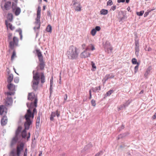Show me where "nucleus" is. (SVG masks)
Here are the masks:
<instances>
[{
    "instance_id": "nucleus-1",
    "label": "nucleus",
    "mask_w": 156,
    "mask_h": 156,
    "mask_svg": "<svg viewBox=\"0 0 156 156\" xmlns=\"http://www.w3.org/2000/svg\"><path fill=\"white\" fill-rule=\"evenodd\" d=\"M27 106L29 109L27 110V112L25 115L26 121L24 123V126L26 129H29L34 118V114L37 113V111L35 108H34V107H36L34 106L31 107V104L30 103H27Z\"/></svg>"
},
{
    "instance_id": "nucleus-2",
    "label": "nucleus",
    "mask_w": 156,
    "mask_h": 156,
    "mask_svg": "<svg viewBox=\"0 0 156 156\" xmlns=\"http://www.w3.org/2000/svg\"><path fill=\"white\" fill-rule=\"evenodd\" d=\"M33 74L32 86L33 89L36 90L38 87L40 80L41 83H43L45 82V76L43 72L41 73L40 75H39L38 73H35V71H33Z\"/></svg>"
},
{
    "instance_id": "nucleus-3",
    "label": "nucleus",
    "mask_w": 156,
    "mask_h": 156,
    "mask_svg": "<svg viewBox=\"0 0 156 156\" xmlns=\"http://www.w3.org/2000/svg\"><path fill=\"white\" fill-rule=\"evenodd\" d=\"M78 54V49L73 45L69 47V50L67 52V55L68 58L71 59L76 58Z\"/></svg>"
},
{
    "instance_id": "nucleus-4",
    "label": "nucleus",
    "mask_w": 156,
    "mask_h": 156,
    "mask_svg": "<svg viewBox=\"0 0 156 156\" xmlns=\"http://www.w3.org/2000/svg\"><path fill=\"white\" fill-rule=\"evenodd\" d=\"M12 34L9 33L8 34V41L9 43V47L12 49H13L18 44L19 39L17 37L14 36L12 38Z\"/></svg>"
},
{
    "instance_id": "nucleus-5",
    "label": "nucleus",
    "mask_w": 156,
    "mask_h": 156,
    "mask_svg": "<svg viewBox=\"0 0 156 156\" xmlns=\"http://www.w3.org/2000/svg\"><path fill=\"white\" fill-rule=\"evenodd\" d=\"M24 145L23 143H20L16 147V150H12L10 152V156H20L21 151L23 150Z\"/></svg>"
},
{
    "instance_id": "nucleus-6",
    "label": "nucleus",
    "mask_w": 156,
    "mask_h": 156,
    "mask_svg": "<svg viewBox=\"0 0 156 156\" xmlns=\"http://www.w3.org/2000/svg\"><path fill=\"white\" fill-rule=\"evenodd\" d=\"M41 10V7L39 6L37 11V17L36 19V21L35 22V26L34 27V29L35 30H36L37 29H39L40 27Z\"/></svg>"
},
{
    "instance_id": "nucleus-7",
    "label": "nucleus",
    "mask_w": 156,
    "mask_h": 156,
    "mask_svg": "<svg viewBox=\"0 0 156 156\" xmlns=\"http://www.w3.org/2000/svg\"><path fill=\"white\" fill-rule=\"evenodd\" d=\"M28 99L30 100L31 102L30 104H31V107L35 106H37V98L35 97V94L33 93H30L29 94L28 96Z\"/></svg>"
},
{
    "instance_id": "nucleus-8",
    "label": "nucleus",
    "mask_w": 156,
    "mask_h": 156,
    "mask_svg": "<svg viewBox=\"0 0 156 156\" xmlns=\"http://www.w3.org/2000/svg\"><path fill=\"white\" fill-rule=\"evenodd\" d=\"M21 128H22L21 126L18 127L16 132V136L13 138L10 144V146L11 147H12L16 143L18 140L17 135L21 131Z\"/></svg>"
},
{
    "instance_id": "nucleus-9",
    "label": "nucleus",
    "mask_w": 156,
    "mask_h": 156,
    "mask_svg": "<svg viewBox=\"0 0 156 156\" xmlns=\"http://www.w3.org/2000/svg\"><path fill=\"white\" fill-rule=\"evenodd\" d=\"M40 63L38 66L37 67V71L35 73H38V74L40 75L41 73L44 72H40L41 70H44V68L45 66V64L43 61V60L42 61H39Z\"/></svg>"
},
{
    "instance_id": "nucleus-10",
    "label": "nucleus",
    "mask_w": 156,
    "mask_h": 156,
    "mask_svg": "<svg viewBox=\"0 0 156 156\" xmlns=\"http://www.w3.org/2000/svg\"><path fill=\"white\" fill-rule=\"evenodd\" d=\"M87 50H85L80 54V57L82 58H85L90 56V53L87 51Z\"/></svg>"
},
{
    "instance_id": "nucleus-11",
    "label": "nucleus",
    "mask_w": 156,
    "mask_h": 156,
    "mask_svg": "<svg viewBox=\"0 0 156 156\" xmlns=\"http://www.w3.org/2000/svg\"><path fill=\"white\" fill-rule=\"evenodd\" d=\"M12 100L11 97H7L5 99V104L7 106L11 105L12 103Z\"/></svg>"
},
{
    "instance_id": "nucleus-12",
    "label": "nucleus",
    "mask_w": 156,
    "mask_h": 156,
    "mask_svg": "<svg viewBox=\"0 0 156 156\" xmlns=\"http://www.w3.org/2000/svg\"><path fill=\"white\" fill-rule=\"evenodd\" d=\"M7 108L4 105L0 106V115H2L4 112L6 113L7 112Z\"/></svg>"
},
{
    "instance_id": "nucleus-13",
    "label": "nucleus",
    "mask_w": 156,
    "mask_h": 156,
    "mask_svg": "<svg viewBox=\"0 0 156 156\" xmlns=\"http://www.w3.org/2000/svg\"><path fill=\"white\" fill-rule=\"evenodd\" d=\"M11 6V2L10 1L6 2L4 5L5 9L8 10L10 9Z\"/></svg>"
},
{
    "instance_id": "nucleus-14",
    "label": "nucleus",
    "mask_w": 156,
    "mask_h": 156,
    "mask_svg": "<svg viewBox=\"0 0 156 156\" xmlns=\"http://www.w3.org/2000/svg\"><path fill=\"white\" fill-rule=\"evenodd\" d=\"M8 119L6 116H4L2 119L1 122V125L4 126L6 125Z\"/></svg>"
},
{
    "instance_id": "nucleus-15",
    "label": "nucleus",
    "mask_w": 156,
    "mask_h": 156,
    "mask_svg": "<svg viewBox=\"0 0 156 156\" xmlns=\"http://www.w3.org/2000/svg\"><path fill=\"white\" fill-rule=\"evenodd\" d=\"M7 87L9 90L10 91H15V86L12 83H9L7 85Z\"/></svg>"
},
{
    "instance_id": "nucleus-16",
    "label": "nucleus",
    "mask_w": 156,
    "mask_h": 156,
    "mask_svg": "<svg viewBox=\"0 0 156 156\" xmlns=\"http://www.w3.org/2000/svg\"><path fill=\"white\" fill-rule=\"evenodd\" d=\"M39 61H42L43 60V57L41 52L40 50L37 49L36 50Z\"/></svg>"
},
{
    "instance_id": "nucleus-17",
    "label": "nucleus",
    "mask_w": 156,
    "mask_h": 156,
    "mask_svg": "<svg viewBox=\"0 0 156 156\" xmlns=\"http://www.w3.org/2000/svg\"><path fill=\"white\" fill-rule=\"evenodd\" d=\"M42 114L41 113L39 112L38 113V115L37 117L36 123V127H39L40 123V115H41Z\"/></svg>"
},
{
    "instance_id": "nucleus-18",
    "label": "nucleus",
    "mask_w": 156,
    "mask_h": 156,
    "mask_svg": "<svg viewBox=\"0 0 156 156\" xmlns=\"http://www.w3.org/2000/svg\"><path fill=\"white\" fill-rule=\"evenodd\" d=\"M74 6V9L76 11L80 12L81 10L82 6L80 3H79L78 5Z\"/></svg>"
},
{
    "instance_id": "nucleus-19",
    "label": "nucleus",
    "mask_w": 156,
    "mask_h": 156,
    "mask_svg": "<svg viewBox=\"0 0 156 156\" xmlns=\"http://www.w3.org/2000/svg\"><path fill=\"white\" fill-rule=\"evenodd\" d=\"M13 78V76L12 74L9 75L7 79V81L8 83H11Z\"/></svg>"
},
{
    "instance_id": "nucleus-20",
    "label": "nucleus",
    "mask_w": 156,
    "mask_h": 156,
    "mask_svg": "<svg viewBox=\"0 0 156 156\" xmlns=\"http://www.w3.org/2000/svg\"><path fill=\"white\" fill-rule=\"evenodd\" d=\"M86 50H90L93 51L95 49V48L94 45L92 44H90L86 48Z\"/></svg>"
},
{
    "instance_id": "nucleus-21",
    "label": "nucleus",
    "mask_w": 156,
    "mask_h": 156,
    "mask_svg": "<svg viewBox=\"0 0 156 156\" xmlns=\"http://www.w3.org/2000/svg\"><path fill=\"white\" fill-rule=\"evenodd\" d=\"M18 0H13V2H12V9L13 11H14L15 9V8L16 5V4L18 2Z\"/></svg>"
},
{
    "instance_id": "nucleus-22",
    "label": "nucleus",
    "mask_w": 156,
    "mask_h": 156,
    "mask_svg": "<svg viewBox=\"0 0 156 156\" xmlns=\"http://www.w3.org/2000/svg\"><path fill=\"white\" fill-rule=\"evenodd\" d=\"M50 92L52 91L53 89V77H52L50 80Z\"/></svg>"
},
{
    "instance_id": "nucleus-23",
    "label": "nucleus",
    "mask_w": 156,
    "mask_h": 156,
    "mask_svg": "<svg viewBox=\"0 0 156 156\" xmlns=\"http://www.w3.org/2000/svg\"><path fill=\"white\" fill-rule=\"evenodd\" d=\"M21 12L20 9L19 7H16V8L15 11V14L16 16L18 15Z\"/></svg>"
},
{
    "instance_id": "nucleus-24",
    "label": "nucleus",
    "mask_w": 156,
    "mask_h": 156,
    "mask_svg": "<svg viewBox=\"0 0 156 156\" xmlns=\"http://www.w3.org/2000/svg\"><path fill=\"white\" fill-rule=\"evenodd\" d=\"M101 87L100 86L96 87L95 88L92 89L93 91L94 92H98L99 91L101 90Z\"/></svg>"
},
{
    "instance_id": "nucleus-25",
    "label": "nucleus",
    "mask_w": 156,
    "mask_h": 156,
    "mask_svg": "<svg viewBox=\"0 0 156 156\" xmlns=\"http://www.w3.org/2000/svg\"><path fill=\"white\" fill-rule=\"evenodd\" d=\"M56 115V113L55 112H52L51 114L50 119L51 121H53L54 120V118L55 116Z\"/></svg>"
},
{
    "instance_id": "nucleus-26",
    "label": "nucleus",
    "mask_w": 156,
    "mask_h": 156,
    "mask_svg": "<svg viewBox=\"0 0 156 156\" xmlns=\"http://www.w3.org/2000/svg\"><path fill=\"white\" fill-rule=\"evenodd\" d=\"M108 13V11L104 9H101L100 11V13L101 14L103 15H106Z\"/></svg>"
},
{
    "instance_id": "nucleus-27",
    "label": "nucleus",
    "mask_w": 156,
    "mask_h": 156,
    "mask_svg": "<svg viewBox=\"0 0 156 156\" xmlns=\"http://www.w3.org/2000/svg\"><path fill=\"white\" fill-rule=\"evenodd\" d=\"M14 91H9L7 93H6L5 94H6L7 95V97H11V96L13 95L14 94Z\"/></svg>"
},
{
    "instance_id": "nucleus-28",
    "label": "nucleus",
    "mask_w": 156,
    "mask_h": 156,
    "mask_svg": "<svg viewBox=\"0 0 156 156\" xmlns=\"http://www.w3.org/2000/svg\"><path fill=\"white\" fill-rule=\"evenodd\" d=\"M7 18L10 21H11L13 19V16L11 13H9L7 16Z\"/></svg>"
},
{
    "instance_id": "nucleus-29",
    "label": "nucleus",
    "mask_w": 156,
    "mask_h": 156,
    "mask_svg": "<svg viewBox=\"0 0 156 156\" xmlns=\"http://www.w3.org/2000/svg\"><path fill=\"white\" fill-rule=\"evenodd\" d=\"M28 129H27V130ZM26 130V129H25H25L22 132V137L23 138H25L27 134Z\"/></svg>"
},
{
    "instance_id": "nucleus-30",
    "label": "nucleus",
    "mask_w": 156,
    "mask_h": 156,
    "mask_svg": "<svg viewBox=\"0 0 156 156\" xmlns=\"http://www.w3.org/2000/svg\"><path fill=\"white\" fill-rule=\"evenodd\" d=\"M6 25L7 26L9 27L11 30H13L15 29V27L13 26L11 24L9 23L8 24H6Z\"/></svg>"
},
{
    "instance_id": "nucleus-31",
    "label": "nucleus",
    "mask_w": 156,
    "mask_h": 156,
    "mask_svg": "<svg viewBox=\"0 0 156 156\" xmlns=\"http://www.w3.org/2000/svg\"><path fill=\"white\" fill-rule=\"evenodd\" d=\"M16 57V52L15 51L13 52L12 54L11 57V60L12 61L14 60L15 58Z\"/></svg>"
},
{
    "instance_id": "nucleus-32",
    "label": "nucleus",
    "mask_w": 156,
    "mask_h": 156,
    "mask_svg": "<svg viewBox=\"0 0 156 156\" xmlns=\"http://www.w3.org/2000/svg\"><path fill=\"white\" fill-rule=\"evenodd\" d=\"M105 49H107V51L108 52L109 51L112 52L113 49L112 47L110 46V44H109V47L108 48H107V47L105 46Z\"/></svg>"
},
{
    "instance_id": "nucleus-33",
    "label": "nucleus",
    "mask_w": 156,
    "mask_h": 156,
    "mask_svg": "<svg viewBox=\"0 0 156 156\" xmlns=\"http://www.w3.org/2000/svg\"><path fill=\"white\" fill-rule=\"evenodd\" d=\"M46 30L48 32H51V27L50 25H48L46 28Z\"/></svg>"
},
{
    "instance_id": "nucleus-34",
    "label": "nucleus",
    "mask_w": 156,
    "mask_h": 156,
    "mask_svg": "<svg viewBox=\"0 0 156 156\" xmlns=\"http://www.w3.org/2000/svg\"><path fill=\"white\" fill-rule=\"evenodd\" d=\"M131 102L129 101L128 100L126 101L123 105H124V107L126 108V107L128 106V105L130 104Z\"/></svg>"
},
{
    "instance_id": "nucleus-35",
    "label": "nucleus",
    "mask_w": 156,
    "mask_h": 156,
    "mask_svg": "<svg viewBox=\"0 0 156 156\" xmlns=\"http://www.w3.org/2000/svg\"><path fill=\"white\" fill-rule=\"evenodd\" d=\"M132 62L133 64H137L138 63L137 62V60L135 58H133L132 60Z\"/></svg>"
},
{
    "instance_id": "nucleus-36",
    "label": "nucleus",
    "mask_w": 156,
    "mask_h": 156,
    "mask_svg": "<svg viewBox=\"0 0 156 156\" xmlns=\"http://www.w3.org/2000/svg\"><path fill=\"white\" fill-rule=\"evenodd\" d=\"M96 32L97 31H96L95 29H93L91 31V34L93 36H94L95 35Z\"/></svg>"
},
{
    "instance_id": "nucleus-37",
    "label": "nucleus",
    "mask_w": 156,
    "mask_h": 156,
    "mask_svg": "<svg viewBox=\"0 0 156 156\" xmlns=\"http://www.w3.org/2000/svg\"><path fill=\"white\" fill-rule=\"evenodd\" d=\"M144 11H141L140 12H136V14L137 15L139 16H142L144 14Z\"/></svg>"
},
{
    "instance_id": "nucleus-38",
    "label": "nucleus",
    "mask_w": 156,
    "mask_h": 156,
    "mask_svg": "<svg viewBox=\"0 0 156 156\" xmlns=\"http://www.w3.org/2000/svg\"><path fill=\"white\" fill-rule=\"evenodd\" d=\"M139 47H135V54L138 55L139 52Z\"/></svg>"
},
{
    "instance_id": "nucleus-39",
    "label": "nucleus",
    "mask_w": 156,
    "mask_h": 156,
    "mask_svg": "<svg viewBox=\"0 0 156 156\" xmlns=\"http://www.w3.org/2000/svg\"><path fill=\"white\" fill-rule=\"evenodd\" d=\"M114 91L113 90H110L108 91L106 93V95L108 96H110L111 94Z\"/></svg>"
},
{
    "instance_id": "nucleus-40",
    "label": "nucleus",
    "mask_w": 156,
    "mask_h": 156,
    "mask_svg": "<svg viewBox=\"0 0 156 156\" xmlns=\"http://www.w3.org/2000/svg\"><path fill=\"white\" fill-rule=\"evenodd\" d=\"M91 104L92 105V106L95 107L96 106V101L95 100H94V99H92L91 101Z\"/></svg>"
},
{
    "instance_id": "nucleus-41",
    "label": "nucleus",
    "mask_w": 156,
    "mask_h": 156,
    "mask_svg": "<svg viewBox=\"0 0 156 156\" xmlns=\"http://www.w3.org/2000/svg\"><path fill=\"white\" fill-rule=\"evenodd\" d=\"M72 3L73 6L75 5L76 4H78L77 2V0H73Z\"/></svg>"
},
{
    "instance_id": "nucleus-42",
    "label": "nucleus",
    "mask_w": 156,
    "mask_h": 156,
    "mask_svg": "<svg viewBox=\"0 0 156 156\" xmlns=\"http://www.w3.org/2000/svg\"><path fill=\"white\" fill-rule=\"evenodd\" d=\"M124 108V105H121L118 107V110L119 111L121 110H122Z\"/></svg>"
},
{
    "instance_id": "nucleus-43",
    "label": "nucleus",
    "mask_w": 156,
    "mask_h": 156,
    "mask_svg": "<svg viewBox=\"0 0 156 156\" xmlns=\"http://www.w3.org/2000/svg\"><path fill=\"white\" fill-rule=\"evenodd\" d=\"M139 65V63H137V65L135 66V67L134 68L135 73H136L137 72V71L138 69Z\"/></svg>"
},
{
    "instance_id": "nucleus-44",
    "label": "nucleus",
    "mask_w": 156,
    "mask_h": 156,
    "mask_svg": "<svg viewBox=\"0 0 156 156\" xmlns=\"http://www.w3.org/2000/svg\"><path fill=\"white\" fill-rule=\"evenodd\" d=\"M113 4V2L111 0H109L107 2V5H111Z\"/></svg>"
},
{
    "instance_id": "nucleus-45",
    "label": "nucleus",
    "mask_w": 156,
    "mask_h": 156,
    "mask_svg": "<svg viewBox=\"0 0 156 156\" xmlns=\"http://www.w3.org/2000/svg\"><path fill=\"white\" fill-rule=\"evenodd\" d=\"M103 153V151H100L97 153L94 156H99L101 154H102Z\"/></svg>"
},
{
    "instance_id": "nucleus-46",
    "label": "nucleus",
    "mask_w": 156,
    "mask_h": 156,
    "mask_svg": "<svg viewBox=\"0 0 156 156\" xmlns=\"http://www.w3.org/2000/svg\"><path fill=\"white\" fill-rule=\"evenodd\" d=\"M154 9H151V10L148 11L147 12H146L144 14V17H146L147 15H148L149 13L151 11H153Z\"/></svg>"
},
{
    "instance_id": "nucleus-47",
    "label": "nucleus",
    "mask_w": 156,
    "mask_h": 156,
    "mask_svg": "<svg viewBox=\"0 0 156 156\" xmlns=\"http://www.w3.org/2000/svg\"><path fill=\"white\" fill-rule=\"evenodd\" d=\"M14 81L16 83H18L19 82V79L18 77H16L14 79Z\"/></svg>"
},
{
    "instance_id": "nucleus-48",
    "label": "nucleus",
    "mask_w": 156,
    "mask_h": 156,
    "mask_svg": "<svg viewBox=\"0 0 156 156\" xmlns=\"http://www.w3.org/2000/svg\"><path fill=\"white\" fill-rule=\"evenodd\" d=\"M91 65L92 66V67L93 68L96 69V66L95 65V64L94 62H91Z\"/></svg>"
},
{
    "instance_id": "nucleus-49",
    "label": "nucleus",
    "mask_w": 156,
    "mask_h": 156,
    "mask_svg": "<svg viewBox=\"0 0 156 156\" xmlns=\"http://www.w3.org/2000/svg\"><path fill=\"white\" fill-rule=\"evenodd\" d=\"M101 29V27L99 26H96L94 28V29H95L96 31H99Z\"/></svg>"
},
{
    "instance_id": "nucleus-50",
    "label": "nucleus",
    "mask_w": 156,
    "mask_h": 156,
    "mask_svg": "<svg viewBox=\"0 0 156 156\" xmlns=\"http://www.w3.org/2000/svg\"><path fill=\"white\" fill-rule=\"evenodd\" d=\"M56 113V115L57 117H58L60 116V112H59L58 110H57L55 112Z\"/></svg>"
},
{
    "instance_id": "nucleus-51",
    "label": "nucleus",
    "mask_w": 156,
    "mask_h": 156,
    "mask_svg": "<svg viewBox=\"0 0 156 156\" xmlns=\"http://www.w3.org/2000/svg\"><path fill=\"white\" fill-rule=\"evenodd\" d=\"M149 71L147 70L146 73L144 74V76L145 77H147L149 73Z\"/></svg>"
},
{
    "instance_id": "nucleus-52",
    "label": "nucleus",
    "mask_w": 156,
    "mask_h": 156,
    "mask_svg": "<svg viewBox=\"0 0 156 156\" xmlns=\"http://www.w3.org/2000/svg\"><path fill=\"white\" fill-rule=\"evenodd\" d=\"M27 151H28L27 149V148H26L25 149V150L24 155H27Z\"/></svg>"
},
{
    "instance_id": "nucleus-53",
    "label": "nucleus",
    "mask_w": 156,
    "mask_h": 156,
    "mask_svg": "<svg viewBox=\"0 0 156 156\" xmlns=\"http://www.w3.org/2000/svg\"><path fill=\"white\" fill-rule=\"evenodd\" d=\"M116 9V6L114 5L113 6H112L111 7V9L113 10H115Z\"/></svg>"
},
{
    "instance_id": "nucleus-54",
    "label": "nucleus",
    "mask_w": 156,
    "mask_h": 156,
    "mask_svg": "<svg viewBox=\"0 0 156 156\" xmlns=\"http://www.w3.org/2000/svg\"><path fill=\"white\" fill-rule=\"evenodd\" d=\"M135 47H139V44L137 42H136L135 43Z\"/></svg>"
},
{
    "instance_id": "nucleus-55",
    "label": "nucleus",
    "mask_w": 156,
    "mask_h": 156,
    "mask_svg": "<svg viewBox=\"0 0 156 156\" xmlns=\"http://www.w3.org/2000/svg\"><path fill=\"white\" fill-rule=\"evenodd\" d=\"M86 47V45L85 44H83L82 45V48L83 49H84L85 47Z\"/></svg>"
},
{
    "instance_id": "nucleus-56",
    "label": "nucleus",
    "mask_w": 156,
    "mask_h": 156,
    "mask_svg": "<svg viewBox=\"0 0 156 156\" xmlns=\"http://www.w3.org/2000/svg\"><path fill=\"white\" fill-rule=\"evenodd\" d=\"M125 1V0H118V3L123 2Z\"/></svg>"
},
{
    "instance_id": "nucleus-57",
    "label": "nucleus",
    "mask_w": 156,
    "mask_h": 156,
    "mask_svg": "<svg viewBox=\"0 0 156 156\" xmlns=\"http://www.w3.org/2000/svg\"><path fill=\"white\" fill-rule=\"evenodd\" d=\"M152 118L153 119H156V112L155 114L153 116Z\"/></svg>"
},
{
    "instance_id": "nucleus-58",
    "label": "nucleus",
    "mask_w": 156,
    "mask_h": 156,
    "mask_svg": "<svg viewBox=\"0 0 156 156\" xmlns=\"http://www.w3.org/2000/svg\"><path fill=\"white\" fill-rule=\"evenodd\" d=\"M67 98V94H65V97L64 98V99L65 101H66Z\"/></svg>"
},
{
    "instance_id": "nucleus-59",
    "label": "nucleus",
    "mask_w": 156,
    "mask_h": 156,
    "mask_svg": "<svg viewBox=\"0 0 156 156\" xmlns=\"http://www.w3.org/2000/svg\"><path fill=\"white\" fill-rule=\"evenodd\" d=\"M19 34L20 35V39H22V33H21V32H20V33H19Z\"/></svg>"
},
{
    "instance_id": "nucleus-60",
    "label": "nucleus",
    "mask_w": 156,
    "mask_h": 156,
    "mask_svg": "<svg viewBox=\"0 0 156 156\" xmlns=\"http://www.w3.org/2000/svg\"><path fill=\"white\" fill-rule=\"evenodd\" d=\"M42 154V151H40L39 153V156H41V155Z\"/></svg>"
},
{
    "instance_id": "nucleus-61",
    "label": "nucleus",
    "mask_w": 156,
    "mask_h": 156,
    "mask_svg": "<svg viewBox=\"0 0 156 156\" xmlns=\"http://www.w3.org/2000/svg\"><path fill=\"white\" fill-rule=\"evenodd\" d=\"M152 50V48L150 47H149L148 48L147 51H150Z\"/></svg>"
},
{
    "instance_id": "nucleus-62",
    "label": "nucleus",
    "mask_w": 156,
    "mask_h": 156,
    "mask_svg": "<svg viewBox=\"0 0 156 156\" xmlns=\"http://www.w3.org/2000/svg\"><path fill=\"white\" fill-rule=\"evenodd\" d=\"M28 134L29 135L27 137V139H28L30 137V133H29Z\"/></svg>"
},
{
    "instance_id": "nucleus-63",
    "label": "nucleus",
    "mask_w": 156,
    "mask_h": 156,
    "mask_svg": "<svg viewBox=\"0 0 156 156\" xmlns=\"http://www.w3.org/2000/svg\"><path fill=\"white\" fill-rule=\"evenodd\" d=\"M127 9L128 10V11H129L130 10V7H128L127 8Z\"/></svg>"
},
{
    "instance_id": "nucleus-64",
    "label": "nucleus",
    "mask_w": 156,
    "mask_h": 156,
    "mask_svg": "<svg viewBox=\"0 0 156 156\" xmlns=\"http://www.w3.org/2000/svg\"><path fill=\"white\" fill-rule=\"evenodd\" d=\"M45 9H46V6L45 5H44L43 7V10H45Z\"/></svg>"
}]
</instances>
